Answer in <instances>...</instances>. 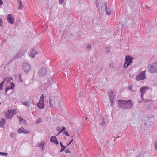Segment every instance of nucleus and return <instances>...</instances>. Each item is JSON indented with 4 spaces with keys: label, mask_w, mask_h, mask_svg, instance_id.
<instances>
[{
    "label": "nucleus",
    "mask_w": 157,
    "mask_h": 157,
    "mask_svg": "<svg viewBox=\"0 0 157 157\" xmlns=\"http://www.w3.org/2000/svg\"><path fill=\"white\" fill-rule=\"evenodd\" d=\"M87 117H86V118H85L86 120H87Z\"/></svg>",
    "instance_id": "49"
},
{
    "label": "nucleus",
    "mask_w": 157,
    "mask_h": 157,
    "mask_svg": "<svg viewBox=\"0 0 157 157\" xmlns=\"http://www.w3.org/2000/svg\"><path fill=\"white\" fill-rule=\"evenodd\" d=\"M3 1L2 0H0V6L3 5Z\"/></svg>",
    "instance_id": "42"
},
{
    "label": "nucleus",
    "mask_w": 157,
    "mask_h": 157,
    "mask_svg": "<svg viewBox=\"0 0 157 157\" xmlns=\"http://www.w3.org/2000/svg\"><path fill=\"white\" fill-rule=\"evenodd\" d=\"M47 71L45 67H41L38 71L39 75L41 77L44 76L46 73Z\"/></svg>",
    "instance_id": "9"
},
{
    "label": "nucleus",
    "mask_w": 157,
    "mask_h": 157,
    "mask_svg": "<svg viewBox=\"0 0 157 157\" xmlns=\"http://www.w3.org/2000/svg\"><path fill=\"white\" fill-rule=\"evenodd\" d=\"M119 106L120 108L125 109H129L133 105V103L131 100L127 101L120 100L118 101Z\"/></svg>",
    "instance_id": "1"
},
{
    "label": "nucleus",
    "mask_w": 157,
    "mask_h": 157,
    "mask_svg": "<svg viewBox=\"0 0 157 157\" xmlns=\"http://www.w3.org/2000/svg\"><path fill=\"white\" fill-rule=\"evenodd\" d=\"M17 2H19V5L18 7V9L21 10L22 7V2L20 0H18Z\"/></svg>",
    "instance_id": "20"
},
{
    "label": "nucleus",
    "mask_w": 157,
    "mask_h": 157,
    "mask_svg": "<svg viewBox=\"0 0 157 157\" xmlns=\"http://www.w3.org/2000/svg\"><path fill=\"white\" fill-rule=\"evenodd\" d=\"M49 103L50 105V107H52L53 106L52 102V100H50L49 101Z\"/></svg>",
    "instance_id": "30"
},
{
    "label": "nucleus",
    "mask_w": 157,
    "mask_h": 157,
    "mask_svg": "<svg viewBox=\"0 0 157 157\" xmlns=\"http://www.w3.org/2000/svg\"><path fill=\"white\" fill-rule=\"evenodd\" d=\"M1 105V103H0V105Z\"/></svg>",
    "instance_id": "51"
},
{
    "label": "nucleus",
    "mask_w": 157,
    "mask_h": 157,
    "mask_svg": "<svg viewBox=\"0 0 157 157\" xmlns=\"http://www.w3.org/2000/svg\"><path fill=\"white\" fill-rule=\"evenodd\" d=\"M22 103L24 105L28 107H29L30 105V102L29 101H27L25 102H22Z\"/></svg>",
    "instance_id": "21"
},
{
    "label": "nucleus",
    "mask_w": 157,
    "mask_h": 157,
    "mask_svg": "<svg viewBox=\"0 0 157 157\" xmlns=\"http://www.w3.org/2000/svg\"><path fill=\"white\" fill-rule=\"evenodd\" d=\"M62 129L60 131L61 132H62L63 131H65L66 130V128L63 126L62 127Z\"/></svg>",
    "instance_id": "36"
},
{
    "label": "nucleus",
    "mask_w": 157,
    "mask_h": 157,
    "mask_svg": "<svg viewBox=\"0 0 157 157\" xmlns=\"http://www.w3.org/2000/svg\"><path fill=\"white\" fill-rule=\"evenodd\" d=\"M60 146L61 147H62L60 151V152H62L66 148V147L63 145L62 143L60 142Z\"/></svg>",
    "instance_id": "24"
},
{
    "label": "nucleus",
    "mask_w": 157,
    "mask_h": 157,
    "mask_svg": "<svg viewBox=\"0 0 157 157\" xmlns=\"http://www.w3.org/2000/svg\"><path fill=\"white\" fill-rule=\"evenodd\" d=\"M17 132L19 133H24L27 134L29 133V132L27 130H25L23 127H21L17 130Z\"/></svg>",
    "instance_id": "11"
},
{
    "label": "nucleus",
    "mask_w": 157,
    "mask_h": 157,
    "mask_svg": "<svg viewBox=\"0 0 157 157\" xmlns=\"http://www.w3.org/2000/svg\"><path fill=\"white\" fill-rule=\"evenodd\" d=\"M96 6L100 14H102L103 12V4H102L99 0H96Z\"/></svg>",
    "instance_id": "6"
},
{
    "label": "nucleus",
    "mask_w": 157,
    "mask_h": 157,
    "mask_svg": "<svg viewBox=\"0 0 157 157\" xmlns=\"http://www.w3.org/2000/svg\"><path fill=\"white\" fill-rule=\"evenodd\" d=\"M89 79H91V78H92V75L89 74Z\"/></svg>",
    "instance_id": "43"
},
{
    "label": "nucleus",
    "mask_w": 157,
    "mask_h": 157,
    "mask_svg": "<svg viewBox=\"0 0 157 157\" xmlns=\"http://www.w3.org/2000/svg\"><path fill=\"white\" fill-rule=\"evenodd\" d=\"M37 53V52L35 49H33L31 50L29 54L30 57H34Z\"/></svg>",
    "instance_id": "10"
},
{
    "label": "nucleus",
    "mask_w": 157,
    "mask_h": 157,
    "mask_svg": "<svg viewBox=\"0 0 157 157\" xmlns=\"http://www.w3.org/2000/svg\"><path fill=\"white\" fill-rule=\"evenodd\" d=\"M17 117L21 124H26L27 122L25 120H24L23 118H21V117L17 116Z\"/></svg>",
    "instance_id": "16"
},
{
    "label": "nucleus",
    "mask_w": 157,
    "mask_h": 157,
    "mask_svg": "<svg viewBox=\"0 0 157 157\" xmlns=\"http://www.w3.org/2000/svg\"><path fill=\"white\" fill-rule=\"evenodd\" d=\"M65 152L66 153H69L70 152V150L68 149H67L66 150H65Z\"/></svg>",
    "instance_id": "41"
},
{
    "label": "nucleus",
    "mask_w": 157,
    "mask_h": 157,
    "mask_svg": "<svg viewBox=\"0 0 157 157\" xmlns=\"http://www.w3.org/2000/svg\"><path fill=\"white\" fill-rule=\"evenodd\" d=\"M73 139H72L71 140V141L69 142V143L67 144V146H69L71 144V143L73 142Z\"/></svg>",
    "instance_id": "37"
},
{
    "label": "nucleus",
    "mask_w": 157,
    "mask_h": 157,
    "mask_svg": "<svg viewBox=\"0 0 157 157\" xmlns=\"http://www.w3.org/2000/svg\"><path fill=\"white\" fill-rule=\"evenodd\" d=\"M6 79V78H4L3 82L0 83V90H2L3 89V84L4 82Z\"/></svg>",
    "instance_id": "23"
},
{
    "label": "nucleus",
    "mask_w": 157,
    "mask_h": 157,
    "mask_svg": "<svg viewBox=\"0 0 157 157\" xmlns=\"http://www.w3.org/2000/svg\"><path fill=\"white\" fill-rule=\"evenodd\" d=\"M77 82V81L76 82H75V83H74V86H75V87H76Z\"/></svg>",
    "instance_id": "44"
},
{
    "label": "nucleus",
    "mask_w": 157,
    "mask_h": 157,
    "mask_svg": "<svg viewBox=\"0 0 157 157\" xmlns=\"http://www.w3.org/2000/svg\"><path fill=\"white\" fill-rule=\"evenodd\" d=\"M12 14H8L7 17V21L9 23L11 24H13L14 22V20L12 18Z\"/></svg>",
    "instance_id": "12"
},
{
    "label": "nucleus",
    "mask_w": 157,
    "mask_h": 157,
    "mask_svg": "<svg viewBox=\"0 0 157 157\" xmlns=\"http://www.w3.org/2000/svg\"><path fill=\"white\" fill-rule=\"evenodd\" d=\"M61 133V131H60L58 133H57V134L56 135L57 136H58L59 134H60V133Z\"/></svg>",
    "instance_id": "47"
},
{
    "label": "nucleus",
    "mask_w": 157,
    "mask_h": 157,
    "mask_svg": "<svg viewBox=\"0 0 157 157\" xmlns=\"http://www.w3.org/2000/svg\"><path fill=\"white\" fill-rule=\"evenodd\" d=\"M10 88L8 89L7 90L6 92H7V90H9L13 89L14 86V84L13 83V82L11 83L10 84Z\"/></svg>",
    "instance_id": "25"
},
{
    "label": "nucleus",
    "mask_w": 157,
    "mask_h": 157,
    "mask_svg": "<svg viewBox=\"0 0 157 157\" xmlns=\"http://www.w3.org/2000/svg\"><path fill=\"white\" fill-rule=\"evenodd\" d=\"M63 133L65 134L67 136H69V134L68 133V132L67 131L64 132Z\"/></svg>",
    "instance_id": "39"
},
{
    "label": "nucleus",
    "mask_w": 157,
    "mask_h": 157,
    "mask_svg": "<svg viewBox=\"0 0 157 157\" xmlns=\"http://www.w3.org/2000/svg\"><path fill=\"white\" fill-rule=\"evenodd\" d=\"M45 143L43 141H42L40 143H37L36 144V146L40 148L41 151L43 150L44 149V145Z\"/></svg>",
    "instance_id": "13"
},
{
    "label": "nucleus",
    "mask_w": 157,
    "mask_h": 157,
    "mask_svg": "<svg viewBox=\"0 0 157 157\" xmlns=\"http://www.w3.org/2000/svg\"><path fill=\"white\" fill-rule=\"evenodd\" d=\"M128 89L134 92L135 91V90L133 89L132 87L131 86H128Z\"/></svg>",
    "instance_id": "29"
},
{
    "label": "nucleus",
    "mask_w": 157,
    "mask_h": 157,
    "mask_svg": "<svg viewBox=\"0 0 157 157\" xmlns=\"http://www.w3.org/2000/svg\"><path fill=\"white\" fill-rule=\"evenodd\" d=\"M15 110L13 109H10L8 110L5 113V115L6 118V119H9L13 117L14 114L16 113H14Z\"/></svg>",
    "instance_id": "5"
},
{
    "label": "nucleus",
    "mask_w": 157,
    "mask_h": 157,
    "mask_svg": "<svg viewBox=\"0 0 157 157\" xmlns=\"http://www.w3.org/2000/svg\"><path fill=\"white\" fill-rule=\"evenodd\" d=\"M147 7H148L147 6Z\"/></svg>",
    "instance_id": "50"
},
{
    "label": "nucleus",
    "mask_w": 157,
    "mask_h": 157,
    "mask_svg": "<svg viewBox=\"0 0 157 157\" xmlns=\"http://www.w3.org/2000/svg\"><path fill=\"white\" fill-rule=\"evenodd\" d=\"M108 96L110 101V105L113 106L115 103L114 98L115 96V92L112 91H109L108 92Z\"/></svg>",
    "instance_id": "4"
},
{
    "label": "nucleus",
    "mask_w": 157,
    "mask_h": 157,
    "mask_svg": "<svg viewBox=\"0 0 157 157\" xmlns=\"http://www.w3.org/2000/svg\"><path fill=\"white\" fill-rule=\"evenodd\" d=\"M44 97L43 94H42L41 96L40 97V100L39 101H40V102L43 103L44 102Z\"/></svg>",
    "instance_id": "27"
},
{
    "label": "nucleus",
    "mask_w": 157,
    "mask_h": 157,
    "mask_svg": "<svg viewBox=\"0 0 157 157\" xmlns=\"http://www.w3.org/2000/svg\"><path fill=\"white\" fill-rule=\"evenodd\" d=\"M105 123V122H102V123L100 124V125H101V126L103 125H104Z\"/></svg>",
    "instance_id": "46"
},
{
    "label": "nucleus",
    "mask_w": 157,
    "mask_h": 157,
    "mask_svg": "<svg viewBox=\"0 0 157 157\" xmlns=\"http://www.w3.org/2000/svg\"><path fill=\"white\" fill-rule=\"evenodd\" d=\"M12 135L11 137L13 138V135Z\"/></svg>",
    "instance_id": "48"
},
{
    "label": "nucleus",
    "mask_w": 157,
    "mask_h": 157,
    "mask_svg": "<svg viewBox=\"0 0 157 157\" xmlns=\"http://www.w3.org/2000/svg\"><path fill=\"white\" fill-rule=\"evenodd\" d=\"M149 88L147 86H144L141 87L140 89V91L141 92V94L143 93V94H144L146 92V91L147 90H149Z\"/></svg>",
    "instance_id": "14"
},
{
    "label": "nucleus",
    "mask_w": 157,
    "mask_h": 157,
    "mask_svg": "<svg viewBox=\"0 0 157 157\" xmlns=\"http://www.w3.org/2000/svg\"><path fill=\"white\" fill-rule=\"evenodd\" d=\"M54 143L58 145L59 142L57 139L55 140L53 142Z\"/></svg>",
    "instance_id": "38"
},
{
    "label": "nucleus",
    "mask_w": 157,
    "mask_h": 157,
    "mask_svg": "<svg viewBox=\"0 0 157 157\" xmlns=\"http://www.w3.org/2000/svg\"><path fill=\"white\" fill-rule=\"evenodd\" d=\"M146 70L144 71L141 72L136 76V80L139 81L141 80H144L145 78L146 77L145 75V73Z\"/></svg>",
    "instance_id": "7"
},
{
    "label": "nucleus",
    "mask_w": 157,
    "mask_h": 157,
    "mask_svg": "<svg viewBox=\"0 0 157 157\" xmlns=\"http://www.w3.org/2000/svg\"><path fill=\"white\" fill-rule=\"evenodd\" d=\"M147 69L151 73H157V62L149 64L147 67Z\"/></svg>",
    "instance_id": "3"
},
{
    "label": "nucleus",
    "mask_w": 157,
    "mask_h": 157,
    "mask_svg": "<svg viewBox=\"0 0 157 157\" xmlns=\"http://www.w3.org/2000/svg\"><path fill=\"white\" fill-rule=\"evenodd\" d=\"M24 51H20L16 55V57L18 58H20L24 55Z\"/></svg>",
    "instance_id": "17"
},
{
    "label": "nucleus",
    "mask_w": 157,
    "mask_h": 157,
    "mask_svg": "<svg viewBox=\"0 0 157 157\" xmlns=\"http://www.w3.org/2000/svg\"><path fill=\"white\" fill-rule=\"evenodd\" d=\"M91 48V45L90 44H88L87 47H86V48L87 49H89Z\"/></svg>",
    "instance_id": "34"
},
{
    "label": "nucleus",
    "mask_w": 157,
    "mask_h": 157,
    "mask_svg": "<svg viewBox=\"0 0 157 157\" xmlns=\"http://www.w3.org/2000/svg\"><path fill=\"white\" fill-rule=\"evenodd\" d=\"M2 18H0V26H1V27H3L2 25Z\"/></svg>",
    "instance_id": "33"
},
{
    "label": "nucleus",
    "mask_w": 157,
    "mask_h": 157,
    "mask_svg": "<svg viewBox=\"0 0 157 157\" xmlns=\"http://www.w3.org/2000/svg\"><path fill=\"white\" fill-rule=\"evenodd\" d=\"M30 67V65L27 62H25L23 63V69L25 72L29 71Z\"/></svg>",
    "instance_id": "8"
},
{
    "label": "nucleus",
    "mask_w": 157,
    "mask_h": 157,
    "mask_svg": "<svg viewBox=\"0 0 157 157\" xmlns=\"http://www.w3.org/2000/svg\"><path fill=\"white\" fill-rule=\"evenodd\" d=\"M104 6L105 7L106 11V14L108 15H110L111 13V10L109 8L107 7V5L106 3L104 4Z\"/></svg>",
    "instance_id": "15"
},
{
    "label": "nucleus",
    "mask_w": 157,
    "mask_h": 157,
    "mask_svg": "<svg viewBox=\"0 0 157 157\" xmlns=\"http://www.w3.org/2000/svg\"><path fill=\"white\" fill-rule=\"evenodd\" d=\"M155 147L156 150H157V139L156 140L154 143Z\"/></svg>",
    "instance_id": "32"
},
{
    "label": "nucleus",
    "mask_w": 157,
    "mask_h": 157,
    "mask_svg": "<svg viewBox=\"0 0 157 157\" xmlns=\"http://www.w3.org/2000/svg\"><path fill=\"white\" fill-rule=\"evenodd\" d=\"M64 2V0H59V3L60 4H62Z\"/></svg>",
    "instance_id": "35"
},
{
    "label": "nucleus",
    "mask_w": 157,
    "mask_h": 157,
    "mask_svg": "<svg viewBox=\"0 0 157 157\" xmlns=\"http://www.w3.org/2000/svg\"><path fill=\"white\" fill-rule=\"evenodd\" d=\"M134 58L131 56H126L125 59V62L123 67L126 69L128 66L131 65L132 63V61Z\"/></svg>",
    "instance_id": "2"
},
{
    "label": "nucleus",
    "mask_w": 157,
    "mask_h": 157,
    "mask_svg": "<svg viewBox=\"0 0 157 157\" xmlns=\"http://www.w3.org/2000/svg\"><path fill=\"white\" fill-rule=\"evenodd\" d=\"M111 48L110 47H106L105 48V52L107 53H109L110 52Z\"/></svg>",
    "instance_id": "26"
},
{
    "label": "nucleus",
    "mask_w": 157,
    "mask_h": 157,
    "mask_svg": "<svg viewBox=\"0 0 157 157\" xmlns=\"http://www.w3.org/2000/svg\"><path fill=\"white\" fill-rule=\"evenodd\" d=\"M5 122V120L3 118L0 121V126L2 127H3L4 126Z\"/></svg>",
    "instance_id": "19"
},
{
    "label": "nucleus",
    "mask_w": 157,
    "mask_h": 157,
    "mask_svg": "<svg viewBox=\"0 0 157 157\" xmlns=\"http://www.w3.org/2000/svg\"><path fill=\"white\" fill-rule=\"evenodd\" d=\"M56 139V138L55 136H53L51 137L50 141L52 142H54Z\"/></svg>",
    "instance_id": "22"
},
{
    "label": "nucleus",
    "mask_w": 157,
    "mask_h": 157,
    "mask_svg": "<svg viewBox=\"0 0 157 157\" xmlns=\"http://www.w3.org/2000/svg\"><path fill=\"white\" fill-rule=\"evenodd\" d=\"M144 94H143V93H142V94H141V98H142V99L144 100V98H143V95H144Z\"/></svg>",
    "instance_id": "45"
},
{
    "label": "nucleus",
    "mask_w": 157,
    "mask_h": 157,
    "mask_svg": "<svg viewBox=\"0 0 157 157\" xmlns=\"http://www.w3.org/2000/svg\"><path fill=\"white\" fill-rule=\"evenodd\" d=\"M42 122V120L40 118H39L36 121V123H39Z\"/></svg>",
    "instance_id": "31"
},
{
    "label": "nucleus",
    "mask_w": 157,
    "mask_h": 157,
    "mask_svg": "<svg viewBox=\"0 0 157 157\" xmlns=\"http://www.w3.org/2000/svg\"><path fill=\"white\" fill-rule=\"evenodd\" d=\"M7 153H4V152H0V155L1 156H7Z\"/></svg>",
    "instance_id": "28"
},
{
    "label": "nucleus",
    "mask_w": 157,
    "mask_h": 157,
    "mask_svg": "<svg viewBox=\"0 0 157 157\" xmlns=\"http://www.w3.org/2000/svg\"><path fill=\"white\" fill-rule=\"evenodd\" d=\"M37 106L40 109H42L44 107V102L43 103L40 102V101L36 104Z\"/></svg>",
    "instance_id": "18"
},
{
    "label": "nucleus",
    "mask_w": 157,
    "mask_h": 157,
    "mask_svg": "<svg viewBox=\"0 0 157 157\" xmlns=\"http://www.w3.org/2000/svg\"><path fill=\"white\" fill-rule=\"evenodd\" d=\"M56 130L58 131H59V132L61 131L60 130V126H58L56 128Z\"/></svg>",
    "instance_id": "40"
}]
</instances>
